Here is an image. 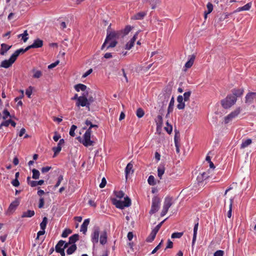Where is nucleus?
I'll return each mask as SVG.
<instances>
[{"instance_id":"nucleus-1","label":"nucleus","mask_w":256,"mask_h":256,"mask_svg":"<svg viewBox=\"0 0 256 256\" xmlns=\"http://www.w3.org/2000/svg\"><path fill=\"white\" fill-rule=\"evenodd\" d=\"M122 32L120 31H112L107 32L106 37L105 39V40L102 44L101 49L102 50L106 47V44L110 42V40H116L118 39L120 36H122Z\"/></svg>"},{"instance_id":"nucleus-2","label":"nucleus","mask_w":256,"mask_h":256,"mask_svg":"<svg viewBox=\"0 0 256 256\" xmlns=\"http://www.w3.org/2000/svg\"><path fill=\"white\" fill-rule=\"evenodd\" d=\"M236 102V96L230 94L221 100V104L224 108L228 109L234 105Z\"/></svg>"},{"instance_id":"nucleus-3","label":"nucleus","mask_w":256,"mask_h":256,"mask_svg":"<svg viewBox=\"0 0 256 256\" xmlns=\"http://www.w3.org/2000/svg\"><path fill=\"white\" fill-rule=\"evenodd\" d=\"M77 139L86 147L92 146L95 143L94 140H91V135H89L87 133L84 134L82 138L80 136H78Z\"/></svg>"},{"instance_id":"nucleus-4","label":"nucleus","mask_w":256,"mask_h":256,"mask_svg":"<svg viewBox=\"0 0 256 256\" xmlns=\"http://www.w3.org/2000/svg\"><path fill=\"white\" fill-rule=\"evenodd\" d=\"M172 204V198L170 196H166L164 198L162 210L160 216H164L168 212L169 208Z\"/></svg>"},{"instance_id":"nucleus-5","label":"nucleus","mask_w":256,"mask_h":256,"mask_svg":"<svg viewBox=\"0 0 256 256\" xmlns=\"http://www.w3.org/2000/svg\"><path fill=\"white\" fill-rule=\"evenodd\" d=\"M160 198L157 196H154L152 199L151 209L150 211V214H154L158 211L160 208Z\"/></svg>"},{"instance_id":"nucleus-6","label":"nucleus","mask_w":256,"mask_h":256,"mask_svg":"<svg viewBox=\"0 0 256 256\" xmlns=\"http://www.w3.org/2000/svg\"><path fill=\"white\" fill-rule=\"evenodd\" d=\"M100 228L98 226H94L91 234V241L94 244H98L99 240Z\"/></svg>"},{"instance_id":"nucleus-7","label":"nucleus","mask_w":256,"mask_h":256,"mask_svg":"<svg viewBox=\"0 0 256 256\" xmlns=\"http://www.w3.org/2000/svg\"><path fill=\"white\" fill-rule=\"evenodd\" d=\"M88 98L85 96H80L78 98V101H76V106L78 107L80 106L82 107L86 106L90 110V108H89V104L88 103Z\"/></svg>"},{"instance_id":"nucleus-8","label":"nucleus","mask_w":256,"mask_h":256,"mask_svg":"<svg viewBox=\"0 0 256 256\" xmlns=\"http://www.w3.org/2000/svg\"><path fill=\"white\" fill-rule=\"evenodd\" d=\"M16 60L15 58L12 55L8 60H5L2 62L0 66L6 68H8L12 66Z\"/></svg>"},{"instance_id":"nucleus-9","label":"nucleus","mask_w":256,"mask_h":256,"mask_svg":"<svg viewBox=\"0 0 256 256\" xmlns=\"http://www.w3.org/2000/svg\"><path fill=\"white\" fill-rule=\"evenodd\" d=\"M245 102L246 104H252L256 98V92H250L248 93L245 97Z\"/></svg>"},{"instance_id":"nucleus-10","label":"nucleus","mask_w":256,"mask_h":256,"mask_svg":"<svg viewBox=\"0 0 256 256\" xmlns=\"http://www.w3.org/2000/svg\"><path fill=\"white\" fill-rule=\"evenodd\" d=\"M43 40L40 38H36L34 40L32 44L28 46L30 49L40 48L43 46Z\"/></svg>"},{"instance_id":"nucleus-11","label":"nucleus","mask_w":256,"mask_h":256,"mask_svg":"<svg viewBox=\"0 0 256 256\" xmlns=\"http://www.w3.org/2000/svg\"><path fill=\"white\" fill-rule=\"evenodd\" d=\"M138 32H136L131 40L126 44V49L130 50L134 46L135 41L138 38Z\"/></svg>"},{"instance_id":"nucleus-12","label":"nucleus","mask_w":256,"mask_h":256,"mask_svg":"<svg viewBox=\"0 0 256 256\" xmlns=\"http://www.w3.org/2000/svg\"><path fill=\"white\" fill-rule=\"evenodd\" d=\"M64 139H60L58 144L57 146L54 147L52 148V150L54 152V157H55L58 154L61 150H62V146H61L62 144H64Z\"/></svg>"},{"instance_id":"nucleus-13","label":"nucleus","mask_w":256,"mask_h":256,"mask_svg":"<svg viewBox=\"0 0 256 256\" xmlns=\"http://www.w3.org/2000/svg\"><path fill=\"white\" fill-rule=\"evenodd\" d=\"M169 96L166 94H163L158 98V103L162 104V108L165 106L168 101Z\"/></svg>"},{"instance_id":"nucleus-14","label":"nucleus","mask_w":256,"mask_h":256,"mask_svg":"<svg viewBox=\"0 0 256 256\" xmlns=\"http://www.w3.org/2000/svg\"><path fill=\"white\" fill-rule=\"evenodd\" d=\"M108 234L106 230H104L100 233V242L101 244L104 245L107 242Z\"/></svg>"},{"instance_id":"nucleus-15","label":"nucleus","mask_w":256,"mask_h":256,"mask_svg":"<svg viewBox=\"0 0 256 256\" xmlns=\"http://www.w3.org/2000/svg\"><path fill=\"white\" fill-rule=\"evenodd\" d=\"M244 92V88H234L232 90V95L236 96V98L238 97L241 96Z\"/></svg>"},{"instance_id":"nucleus-16","label":"nucleus","mask_w":256,"mask_h":256,"mask_svg":"<svg viewBox=\"0 0 256 256\" xmlns=\"http://www.w3.org/2000/svg\"><path fill=\"white\" fill-rule=\"evenodd\" d=\"M29 50L30 48L28 46L26 48H21L16 50L12 55L13 57H14L15 59L16 60L17 58L20 54H24Z\"/></svg>"},{"instance_id":"nucleus-17","label":"nucleus","mask_w":256,"mask_h":256,"mask_svg":"<svg viewBox=\"0 0 256 256\" xmlns=\"http://www.w3.org/2000/svg\"><path fill=\"white\" fill-rule=\"evenodd\" d=\"M0 50V54L4 56L12 48V46H8L6 44H2Z\"/></svg>"},{"instance_id":"nucleus-18","label":"nucleus","mask_w":256,"mask_h":256,"mask_svg":"<svg viewBox=\"0 0 256 256\" xmlns=\"http://www.w3.org/2000/svg\"><path fill=\"white\" fill-rule=\"evenodd\" d=\"M90 219L87 218L84 220L82 224L80 226V231L83 232V234H85L87 232L88 226L90 224Z\"/></svg>"},{"instance_id":"nucleus-19","label":"nucleus","mask_w":256,"mask_h":256,"mask_svg":"<svg viewBox=\"0 0 256 256\" xmlns=\"http://www.w3.org/2000/svg\"><path fill=\"white\" fill-rule=\"evenodd\" d=\"M133 168V164L130 162L128 163L126 168H125V174H126V178H127V177L129 174L130 173H132L134 172V170H132Z\"/></svg>"},{"instance_id":"nucleus-20","label":"nucleus","mask_w":256,"mask_h":256,"mask_svg":"<svg viewBox=\"0 0 256 256\" xmlns=\"http://www.w3.org/2000/svg\"><path fill=\"white\" fill-rule=\"evenodd\" d=\"M146 12H140L136 14H134L132 18V19L139 20H142L146 16Z\"/></svg>"},{"instance_id":"nucleus-21","label":"nucleus","mask_w":256,"mask_h":256,"mask_svg":"<svg viewBox=\"0 0 256 256\" xmlns=\"http://www.w3.org/2000/svg\"><path fill=\"white\" fill-rule=\"evenodd\" d=\"M251 7H252V2H250L248 4H246V5H244L243 6L238 8L236 10V12H240L243 11V10H248Z\"/></svg>"},{"instance_id":"nucleus-22","label":"nucleus","mask_w":256,"mask_h":256,"mask_svg":"<svg viewBox=\"0 0 256 256\" xmlns=\"http://www.w3.org/2000/svg\"><path fill=\"white\" fill-rule=\"evenodd\" d=\"M79 235L78 234H74L69 238L68 244H76L75 242L78 240Z\"/></svg>"},{"instance_id":"nucleus-23","label":"nucleus","mask_w":256,"mask_h":256,"mask_svg":"<svg viewBox=\"0 0 256 256\" xmlns=\"http://www.w3.org/2000/svg\"><path fill=\"white\" fill-rule=\"evenodd\" d=\"M10 124L13 127H15L16 126V123L15 122L12 120H8L3 122L0 124V128L2 126H8Z\"/></svg>"},{"instance_id":"nucleus-24","label":"nucleus","mask_w":256,"mask_h":256,"mask_svg":"<svg viewBox=\"0 0 256 256\" xmlns=\"http://www.w3.org/2000/svg\"><path fill=\"white\" fill-rule=\"evenodd\" d=\"M198 222H197L194 224V234H193V238L192 241V245L194 246L195 242L196 240L197 232L198 230Z\"/></svg>"},{"instance_id":"nucleus-25","label":"nucleus","mask_w":256,"mask_h":256,"mask_svg":"<svg viewBox=\"0 0 256 256\" xmlns=\"http://www.w3.org/2000/svg\"><path fill=\"white\" fill-rule=\"evenodd\" d=\"M241 110V108L240 107H238L236 108L234 110L231 112L229 114V116L232 118V119H234L236 118L240 114Z\"/></svg>"},{"instance_id":"nucleus-26","label":"nucleus","mask_w":256,"mask_h":256,"mask_svg":"<svg viewBox=\"0 0 256 256\" xmlns=\"http://www.w3.org/2000/svg\"><path fill=\"white\" fill-rule=\"evenodd\" d=\"M113 204L117 208L120 209H123L125 207L124 206V202L122 200H113Z\"/></svg>"},{"instance_id":"nucleus-27","label":"nucleus","mask_w":256,"mask_h":256,"mask_svg":"<svg viewBox=\"0 0 256 256\" xmlns=\"http://www.w3.org/2000/svg\"><path fill=\"white\" fill-rule=\"evenodd\" d=\"M74 88L77 92H80V90L85 92L87 88V86L84 84H79L74 86Z\"/></svg>"},{"instance_id":"nucleus-28","label":"nucleus","mask_w":256,"mask_h":256,"mask_svg":"<svg viewBox=\"0 0 256 256\" xmlns=\"http://www.w3.org/2000/svg\"><path fill=\"white\" fill-rule=\"evenodd\" d=\"M35 214L34 210H28L26 212H24L22 215V218H31Z\"/></svg>"},{"instance_id":"nucleus-29","label":"nucleus","mask_w":256,"mask_h":256,"mask_svg":"<svg viewBox=\"0 0 256 256\" xmlns=\"http://www.w3.org/2000/svg\"><path fill=\"white\" fill-rule=\"evenodd\" d=\"M77 249L76 244L70 245L66 250V254L68 255L72 254Z\"/></svg>"},{"instance_id":"nucleus-30","label":"nucleus","mask_w":256,"mask_h":256,"mask_svg":"<svg viewBox=\"0 0 256 256\" xmlns=\"http://www.w3.org/2000/svg\"><path fill=\"white\" fill-rule=\"evenodd\" d=\"M32 72L34 74L32 77L35 78H40L42 74V72L41 70H38L36 68H33Z\"/></svg>"},{"instance_id":"nucleus-31","label":"nucleus","mask_w":256,"mask_h":256,"mask_svg":"<svg viewBox=\"0 0 256 256\" xmlns=\"http://www.w3.org/2000/svg\"><path fill=\"white\" fill-rule=\"evenodd\" d=\"M195 56L192 55L190 58V60L186 63L185 67L186 68H191L194 62V60L195 59Z\"/></svg>"},{"instance_id":"nucleus-32","label":"nucleus","mask_w":256,"mask_h":256,"mask_svg":"<svg viewBox=\"0 0 256 256\" xmlns=\"http://www.w3.org/2000/svg\"><path fill=\"white\" fill-rule=\"evenodd\" d=\"M209 177L206 172H204L202 174H200L197 178L198 182H202L204 180H206Z\"/></svg>"},{"instance_id":"nucleus-33","label":"nucleus","mask_w":256,"mask_h":256,"mask_svg":"<svg viewBox=\"0 0 256 256\" xmlns=\"http://www.w3.org/2000/svg\"><path fill=\"white\" fill-rule=\"evenodd\" d=\"M156 234L157 232L152 230L150 235L146 238V241L148 242H152L154 240Z\"/></svg>"},{"instance_id":"nucleus-34","label":"nucleus","mask_w":256,"mask_h":256,"mask_svg":"<svg viewBox=\"0 0 256 256\" xmlns=\"http://www.w3.org/2000/svg\"><path fill=\"white\" fill-rule=\"evenodd\" d=\"M252 142V140L250 138L246 139V140H243L242 142L240 145V148L243 149L245 148L248 146Z\"/></svg>"},{"instance_id":"nucleus-35","label":"nucleus","mask_w":256,"mask_h":256,"mask_svg":"<svg viewBox=\"0 0 256 256\" xmlns=\"http://www.w3.org/2000/svg\"><path fill=\"white\" fill-rule=\"evenodd\" d=\"M174 96H172L170 100L168 106V114H170L173 111L174 107Z\"/></svg>"},{"instance_id":"nucleus-36","label":"nucleus","mask_w":256,"mask_h":256,"mask_svg":"<svg viewBox=\"0 0 256 256\" xmlns=\"http://www.w3.org/2000/svg\"><path fill=\"white\" fill-rule=\"evenodd\" d=\"M144 1L148 2L151 6L152 9L156 8L157 4L159 2V0H144Z\"/></svg>"},{"instance_id":"nucleus-37","label":"nucleus","mask_w":256,"mask_h":256,"mask_svg":"<svg viewBox=\"0 0 256 256\" xmlns=\"http://www.w3.org/2000/svg\"><path fill=\"white\" fill-rule=\"evenodd\" d=\"M28 32L27 30H25L23 34H20L18 36V38H22V40L24 42H26L28 39Z\"/></svg>"},{"instance_id":"nucleus-38","label":"nucleus","mask_w":256,"mask_h":256,"mask_svg":"<svg viewBox=\"0 0 256 256\" xmlns=\"http://www.w3.org/2000/svg\"><path fill=\"white\" fill-rule=\"evenodd\" d=\"M19 202L17 200L12 202L9 206L8 210L10 211L14 210L16 207L18 206Z\"/></svg>"},{"instance_id":"nucleus-39","label":"nucleus","mask_w":256,"mask_h":256,"mask_svg":"<svg viewBox=\"0 0 256 256\" xmlns=\"http://www.w3.org/2000/svg\"><path fill=\"white\" fill-rule=\"evenodd\" d=\"M165 171V168L164 166H162L158 168V176L160 178V179H162V177L164 174Z\"/></svg>"},{"instance_id":"nucleus-40","label":"nucleus","mask_w":256,"mask_h":256,"mask_svg":"<svg viewBox=\"0 0 256 256\" xmlns=\"http://www.w3.org/2000/svg\"><path fill=\"white\" fill-rule=\"evenodd\" d=\"M131 30L132 27L130 26H127L124 30L119 31L122 32V36H124L128 34Z\"/></svg>"},{"instance_id":"nucleus-41","label":"nucleus","mask_w":256,"mask_h":256,"mask_svg":"<svg viewBox=\"0 0 256 256\" xmlns=\"http://www.w3.org/2000/svg\"><path fill=\"white\" fill-rule=\"evenodd\" d=\"M158 126H162L163 124L162 117L161 115H158L155 119Z\"/></svg>"},{"instance_id":"nucleus-42","label":"nucleus","mask_w":256,"mask_h":256,"mask_svg":"<svg viewBox=\"0 0 256 256\" xmlns=\"http://www.w3.org/2000/svg\"><path fill=\"white\" fill-rule=\"evenodd\" d=\"M64 241L63 240H60L58 241V244H56L55 249L56 251L59 250H62V248L64 247Z\"/></svg>"},{"instance_id":"nucleus-43","label":"nucleus","mask_w":256,"mask_h":256,"mask_svg":"<svg viewBox=\"0 0 256 256\" xmlns=\"http://www.w3.org/2000/svg\"><path fill=\"white\" fill-rule=\"evenodd\" d=\"M117 43V40H110V42L106 44V50L110 48H114L116 46Z\"/></svg>"},{"instance_id":"nucleus-44","label":"nucleus","mask_w":256,"mask_h":256,"mask_svg":"<svg viewBox=\"0 0 256 256\" xmlns=\"http://www.w3.org/2000/svg\"><path fill=\"white\" fill-rule=\"evenodd\" d=\"M47 223H48V218L46 217H44L42 219V222L40 224V229L42 230H45Z\"/></svg>"},{"instance_id":"nucleus-45","label":"nucleus","mask_w":256,"mask_h":256,"mask_svg":"<svg viewBox=\"0 0 256 256\" xmlns=\"http://www.w3.org/2000/svg\"><path fill=\"white\" fill-rule=\"evenodd\" d=\"M32 178L36 179V180L39 178L40 176V173L38 170H37L35 168H34L32 170Z\"/></svg>"},{"instance_id":"nucleus-46","label":"nucleus","mask_w":256,"mask_h":256,"mask_svg":"<svg viewBox=\"0 0 256 256\" xmlns=\"http://www.w3.org/2000/svg\"><path fill=\"white\" fill-rule=\"evenodd\" d=\"M85 124L87 126H89V128H94L96 130L98 128V126L97 124H94L92 122L88 120H86L85 122Z\"/></svg>"},{"instance_id":"nucleus-47","label":"nucleus","mask_w":256,"mask_h":256,"mask_svg":"<svg viewBox=\"0 0 256 256\" xmlns=\"http://www.w3.org/2000/svg\"><path fill=\"white\" fill-rule=\"evenodd\" d=\"M148 184L150 186H154L156 184V182L155 181V178L152 175H150V176H149L148 180Z\"/></svg>"},{"instance_id":"nucleus-48","label":"nucleus","mask_w":256,"mask_h":256,"mask_svg":"<svg viewBox=\"0 0 256 256\" xmlns=\"http://www.w3.org/2000/svg\"><path fill=\"white\" fill-rule=\"evenodd\" d=\"M183 232H176L172 234L171 238H180L183 236Z\"/></svg>"},{"instance_id":"nucleus-49","label":"nucleus","mask_w":256,"mask_h":256,"mask_svg":"<svg viewBox=\"0 0 256 256\" xmlns=\"http://www.w3.org/2000/svg\"><path fill=\"white\" fill-rule=\"evenodd\" d=\"M27 182L28 184L32 187H34L38 186L37 181L31 180L30 176L27 178Z\"/></svg>"},{"instance_id":"nucleus-50","label":"nucleus","mask_w":256,"mask_h":256,"mask_svg":"<svg viewBox=\"0 0 256 256\" xmlns=\"http://www.w3.org/2000/svg\"><path fill=\"white\" fill-rule=\"evenodd\" d=\"M144 114V110L142 108H138L136 112V115L138 118H142Z\"/></svg>"},{"instance_id":"nucleus-51","label":"nucleus","mask_w":256,"mask_h":256,"mask_svg":"<svg viewBox=\"0 0 256 256\" xmlns=\"http://www.w3.org/2000/svg\"><path fill=\"white\" fill-rule=\"evenodd\" d=\"M232 203H233V200L232 198H230V204L229 206V210L227 213V216L228 218H230L232 216Z\"/></svg>"},{"instance_id":"nucleus-52","label":"nucleus","mask_w":256,"mask_h":256,"mask_svg":"<svg viewBox=\"0 0 256 256\" xmlns=\"http://www.w3.org/2000/svg\"><path fill=\"white\" fill-rule=\"evenodd\" d=\"M123 202L125 207H128L131 205V200L128 196L124 198Z\"/></svg>"},{"instance_id":"nucleus-53","label":"nucleus","mask_w":256,"mask_h":256,"mask_svg":"<svg viewBox=\"0 0 256 256\" xmlns=\"http://www.w3.org/2000/svg\"><path fill=\"white\" fill-rule=\"evenodd\" d=\"M191 93L192 92L190 91H188L187 92H185L184 94V96H183V98L184 99V102H187V101L189 100L190 95H191Z\"/></svg>"},{"instance_id":"nucleus-54","label":"nucleus","mask_w":256,"mask_h":256,"mask_svg":"<svg viewBox=\"0 0 256 256\" xmlns=\"http://www.w3.org/2000/svg\"><path fill=\"white\" fill-rule=\"evenodd\" d=\"M72 232V231L70 229H65L62 234V238H66Z\"/></svg>"},{"instance_id":"nucleus-55","label":"nucleus","mask_w":256,"mask_h":256,"mask_svg":"<svg viewBox=\"0 0 256 256\" xmlns=\"http://www.w3.org/2000/svg\"><path fill=\"white\" fill-rule=\"evenodd\" d=\"M77 128V126L75 125H72L71 126V128H70V130L69 132L70 135L71 136H75V133L74 131Z\"/></svg>"},{"instance_id":"nucleus-56","label":"nucleus","mask_w":256,"mask_h":256,"mask_svg":"<svg viewBox=\"0 0 256 256\" xmlns=\"http://www.w3.org/2000/svg\"><path fill=\"white\" fill-rule=\"evenodd\" d=\"M174 144H175V146L176 148V152L177 154H179L180 152V144H179L178 140L176 138V136H174Z\"/></svg>"},{"instance_id":"nucleus-57","label":"nucleus","mask_w":256,"mask_h":256,"mask_svg":"<svg viewBox=\"0 0 256 256\" xmlns=\"http://www.w3.org/2000/svg\"><path fill=\"white\" fill-rule=\"evenodd\" d=\"M206 7L208 8L207 14H210L213 10V5L211 2H208Z\"/></svg>"},{"instance_id":"nucleus-58","label":"nucleus","mask_w":256,"mask_h":256,"mask_svg":"<svg viewBox=\"0 0 256 256\" xmlns=\"http://www.w3.org/2000/svg\"><path fill=\"white\" fill-rule=\"evenodd\" d=\"M115 195L117 198H120L124 196V193L122 191L120 190L118 192H116Z\"/></svg>"},{"instance_id":"nucleus-59","label":"nucleus","mask_w":256,"mask_h":256,"mask_svg":"<svg viewBox=\"0 0 256 256\" xmlns=\"http://www.w3.org/2000/svg\"><path fill=\"white\" fill-rule=\"evenodd\" d=\"M63 179H64L63 176L60 175L58 176V181L54 186L55 188H58L60 185V184L61 182H62V180H63Z\"/></svg>"},{"instance_id":"nucleus-60","label":"nucleus","mask_w":256,"mask_h":256,"mask_svg":"<svg viewBox=\"0 0 256 256\" xmlns=\"http://www.w3.org/2000/svg\"><path fill=\"white\" fill-rule=\"evenodd\" d=\"M163 240H162L161 242L159 243V244L153 250L152 252V254H155L161 247V245L162 243Z\"/></svg>"},{"instance_id":"nucleus-61","label":"nucleus","mask_w":256,"mask_h":256,"mask_svg":"<svg viewBox=\"0 0 256 256\" xmlns=\"http://www.w3.org/2000/svg\"><path fill=\"white\" fill-rule=\"evenodd\" d=\"M166 219H165L163 221L161 222L159 224H158L154 229L153 230L154 231H155L156 232L158 233V232L160 228V227L162 226V224L166 220Z\"/></svg>"},{"instance_id":"nucleus-62","label":"nucleus","mask_w":256,"mask_h":256,"mask_svg":"<svg viewBox=\"0 0 256 256\" xmlns=\"http://www.w3.org/2000/svg\"><path fill=\"white\" fill-rule=\"evenodd\" d=\"M44 198H40L39 200V204H38V208H42L44 207Z\"/></svg>"},{"instance_id":"nucleus-63","label":"nucleus","mask_w":256,"mask_h":256,"mask_svg":"<svg viewBox=\"0 0 256 256\" xmlns=\"http://www.w3.org/2000/svg\"><path fill=\"white\" fill-rule=\"evenodd\" d=\"M224 252L222 250H216L214 254V256H223Z\"/></svg>"},{"instance_id":"nucleus-64","label":"nucleus","mask_w":256,"mask_h":256,"mask_svg":"<svg viewBox=\"0 0 256 256\" xmlns=\"http://www.w3.org/2000/svg\"><path fill=\"white\" fill-rule=\"evenodd\" d=\"M8 116H10V114L7 110H4L3 112L2 118L6 120Z\"/></svg>"}]
</instances>
